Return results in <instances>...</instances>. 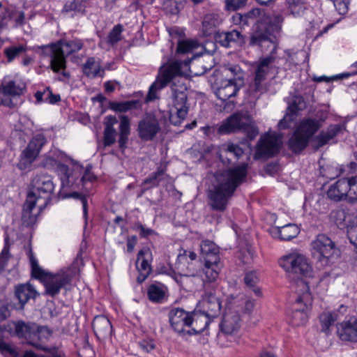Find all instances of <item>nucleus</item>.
Segmentation results:
<instances>
[{"mask_svg": "<svg viewBox=\"0 0 357 357\" xmlns=\"http://www.w3.org/2000/svg\"><path fill=\"white\" fill-rule=\"evenodd\" d=\"M247 174L246 163L217 172L214 174L211 187L207 192L211 210L224 212L237 188L245 180Z\"/></svg>", "mask_w": 357, "mask_h": 357, "instance_id": "1", "label": "nucleus"}, {"mask_svg": "<svg viewBox=\"0 0 357 357\" xmlns=\"http://www.w3.org/2000/svg\"><path fill=\"white\" fill-rule=\"evenodd\" d=\"M84 43L81 39H61L54 43L35 46L33 50L41 56L50 58V68L56 73H61L64 79H69L70 75L66 71V57L82 49Z\"/></svg>", "mask_w": 357, "mask_h": 357, "instance_id": "2", "label": "nucleus"}, {"mask_svg": "<svg viewBox=\"0 0 357 357\" xmlns=\"http://www.w3.org/2000/svg\"><path fill=\"white\" fill-rule=\"evenodd\" d=\"M10 333L23 343L39 351L47 349L45 343L52 335V331L47 326H40L35 322L18 320L12 322Z\"/></svg>", "mask_w": 357, "mask_h": 357, "instance_id": "3", "label": "nucleus"}, {"mask_svg": "<svg viewBox=\"0 0 357 357\" xmlns=\"http://www.w3.org/2000/svg\"><path fill=\"white\" fill-rule=\"evenodd\" d=\"M320 121L313 118L301 120L288 139V149L294 154H300L309 145L314 134L320 129Z\"/></svg>", "mask_w": 357, "mask_h": 357, "instance_id": "4", "label": "nucleus"}, {"mask_svg": "<svg viewBox=\"0 0 357 357\" xmlns=\"http://www.w3.org/2000/svg\"><path fill=\"white\" fill-rule=\"evenodd\" d=\"M295 292L297 298L290 314V321L293 326H299L307 321V312L312 305V296L308 284L302 279H298L296 282Z\"/></svg>", "mask_w": 357, "mask_h": 357, "instance_id": "5", "label": "nucleus"}, {"mask_svg": "<svg viewBox=\"0 0 357 357\" xmlns=\"http://www.w3.org/2000/svg\"><path fill=\"white\" fill-rule=\"evenodd\" d=\"M275 26L266 22H260L257 24V28L252 33L250 39V45L257 47L262 52H270L266 57L273 56L274 63L276 62L275 56L278 47V42L274 35Z\"/></svg>", "mask_w": 357, "mask_h": 357, "instance_id": "6", "label": "nucleus"}, {"mask_svg": "<svg viewBox=\"0 0 357 357\" xmlns=\"http://www.w3.org/2000/svg\"><path fill=\"white\" fill-rule=\"evenodd\" d=\"M54 190L51 176L47 174H39L33 178L27 196L38 202V212H41L50 202Z\"/></svg>", "mask_w": 357, "mask_h": 357, "instance_id": "7", "label": "nucleus"}, {"mask_svg": "<svg viewBox=\"0 0 357 357\" xmlns=\"http://www.w3.org/2000/svg\"><path fill=\"white\" fill-rule=\"evenodd\" d=\"M182 75L181 63L178 61H174L160 67L156 79L149 87L146 102H149L158 99V91L167 86L174 77Z\"/></svg>", "mask_w": 357, "mask_h": 357, "instance_id": "8", "label": "nucleus"}, {"mask_svg": "<svg viewBox=\"0 0 357 357\" xmlns=\"http://www.w3.org/2000/svg\"><path fill=\"white\" fill-rule=\"evenodd\" d=\"M274 64V57L261 58L257 63L255 73V77L249 86L250 96L253 98H259L261 94L268 90V84L266 82V76Z\"/></svg>", "mask_w": 357, "mask_h": 357, "instance_id": "9", "label": "nucleus"}, {"mask_svg": "<svg viewBox=\"0 0 357 357\" xmlns=\"http://www.w3.org/2000/svg\"><path fill=\"white\" fill-rule=\"evenodd\" d=\"M173 109L169 115V121L174 126L180 125L186 118L189 111L188 95L185 87L172 86Z\"/></svg>", "mask_w": 357, "mask_h": 357, "instance_id": "10", "label": "nucleus"}, {"mask_svg": "<svg viewBox=\"0 0 357 357\" xmlns=\"http://www.w3.org/2000/svg\"><path fill=\"white\" fill-rule=\"evenodd\" d=\"M280 265L286 272L298 276L308 277L312 273V268L306 257L297 253H291L280 259Z\"/></svg>", "mask_w": 357, "mask_h": 357, "instance_id": "11", "label": "nucleus"}, {"mask_svg": "<svg viewBox=\"0 0 357 357\" xmlns=\"http://www.w3.org/2000/svg\"><path fill=\"white\" fill-rule=\"evenodd\" d=\"M336 251L335 243L325 234H319L311 243V252L313 257L324 265L328 263L329 259Z\"/></svg>", "mask_w": 357, "mask_h": 357, "instance_id": "12", "label": "nucleus"}, {"mask_svg": "<svg viewBox=\"0 0 357 357\" xmlns=\"http://www.w3.org/2000/svg\"><path fill=\"white\" fill-rule=\"evenodd\" d=\"M167 165L168 162H160L156 170L143 181L142 185L148 186L142 190L138 197H141L145 191L150 188L158 187L160 185L167 187L172 183V178L167 173Z\"/></svg>", "mask_w": 357, "mask_h": 357, "instance_id": "13", "label": "nucleus"}, {"mask_svg": "<svg viewBox=\"0 0 357 357\" xmlns=\"http://www.w3.org/2000/svg\"><path fill=\"white\" fill-rule=\"evenodd\" d=\"M46 142L47 140L43 134L38 133L34 135L20 155V165L24 168L31 165Z\"/></svg>", "mask_w": 357, "mask_h": 357, "instance_id": "14", "label": "nucleus"}, {"mask_svg": "<svg viewBox=\"0 0 357 357\" xmlns=\"http://www.w3.org/2000/svg\"><path fill=\"white\" fill-rule=\"evenodd\" d=\"M197 259V254L192 251L183 250L176 259L175 268L181 276H195L197 273L195 261Z\"/></svg>", "mask_w": 357, "mask_h": 357, "instance_id": "15", "label": "nucleus"}, {"mask_svg": "<svg viewBox=\"0 0 357 357\" xmlns=\"http://www.w3.org/2000/svg\"><path fill=\"white\" fill-rule=\"evenodd\" d=\"M191 314L192 312H187L183 308H172L169 312L168 317L173 330L180 335H187L185 328H190Z\"/></svg>", "mask_w": 357, "mask_h": 357, "instance_id": "16", "label": "nucleus"}, {"mask_svg": "<svg viewBox=\"0 0 357 357\" xmlns=\"http://www.w3.org/2000/svg\"><path fill=\"white\" fill-rule=\"evenodd\" d=\"M280 145L278 138L269 134L261 137L257 145L256 158H269L278 153Z\"/></svg>", "mask_w": 357, "mask_h": 357, "instance_id": "17", "label": "nucleus"}, {"mask_svg": "<svg viewBox=\"0 0 357 357\" xmlns=\"http://www.w3.org/2000/svg\"><path fill=\"white\" fill-rule=\"evenodd\" d=\"M138 135L144 141L153 140L160 131L158 119L154 116H146L138 123Z\"/></svg>", "mask_w": 357, "mask_h": 357, "instance_id": "18", "label": "nucleus"}, {"mask_svg": "<svg viewBox=\"0 0 357 357\" xmlns=\"http://www.w3.org/2000/svg\"><path fill=\"white\" fill-rule=\"evenodd\" d=\"M71 277L67 273L52 274L43 282L45 294L54 298L59 294L61 289L70 284Z\"/></svg>", "mask_w": 357, "mask_h": 357, "instance_id": "19", "label": "nucleus"}, {"mask_svg": "<svg viewBox=\"0 0 357 357\" xmlns=\"http://www.w3.org/2000/svg\"><path fill=\"white\" fill-rule=\"evenodd\" d=\"M151 252L149 248H143L138 252L136 266L139 272L137 278L138 283H142L150 275L152 268L149 258H151Z\"/></svg>", "mask_w": 357, "mask_h": 357, "instance_id": "20", "label": "nucleus"}, {"mask_svg": "<svg viewBox=\"0 0 357 357\" xmlns=\"http://www.w3.org/2000/svg\"><path fill=\"white\" fill-rule=\"evenodd\" d=\"M345 130L344 126L342 124H331L328 126L326 130H321L317 135L314 137L312 142L317 149L323 147L331 140L335 139L339 134L342 133Z\"/></svg>", "mask_w": 357, "mask_h": 357, "instance_id": "21", "label": "nucleus"}, {"mask_svg": "<svg viewBox=\"0 0 357 357\" xmlns=\"http://www.w3.org/2000/svg\"><path fill=\"white\" fill-rule=\"evenodd\" d=\"M349 192L351 193L349 178H342L330 186L326 194L331 200L340 202L345 199Z\"/></svg>", "mask_w": 357, "mask_h": 357, "instance_id": "22", "label": "nucleus"}, {"mask_svg": "<svg viewBox=\"0 0 357 357\" xmlns=\"http://www.w3.org/2000/svg\"><path fill=\"white\" fill-rule=\"evenodd\" d=\"M213 319L203 312H192L190 328L186 331L188 335H198L204 332Z\"/></svg>", "mask_w": 357, "mask_h": 357, "instance_id": "23", "label": "nucleus"}, {"mask_svg": "<svg viewBox=\"0 0 357 357\" xmlns=\"http://www.w3.org/2000/svg\"><path fill=\"white\" fill-rule=\"evenodd\" d=\"M243 153V149L239 145L229 142L220 147L218 158L224 165H229L233 160H238Z\"/></svg>", "mask_w": 357, "mask_h": 357, "instance_id": "24", "label": "nucleus"}, {"mask_svg": "<svg viewBox=\"0 0 357 357\" xmlns=\"http://www.w3.org/2000/svg\"><path fill=\"white\" fill-rule=\"evenodd\" d=\"M38 296L34 287L29 283L21 284L15 287V297L18 300V307H15L17 310H23L26 303L30 299H35Z\"/></svg>", "mask_w": 357, "mask_h": 357, "instance_id": "25", "label": "nucleus"}, {"mask_svg": "<svg viewBox=\"0 0 357 357\" xmlns=\"http://www.w3.org/2000/svg\"><path fill=\"white\" fill-rule=\"evenodd\" d=\"M205 294L202 298L203 312L212 319L217 317L221 310V303L220 299L211 291H205Z\"/></svg>", "mask_w": 357, "mask_h": 357, "instance_id": "26", "label": "nucleus"}, {"mask_svg": "<svg viewBox=\"0 0 357 357\" xmlns=\"http://www.w3.org/2000/svg\"><path fill=\"white\" fill-rule=\"evenodd\" d=\"M220 269L221 266L220 262H204L202 278L205 291H206L211 286L213 289L215 288V282L219 277Z\"/></svg>", "mask_w": 357, "mask_h": 357, "instance_id": "27", "label": "nucleus"}, {"mask_svg": "<svg viewBox=\"0 0 357 357\" xmlns=\"http://www.w3.org/2000/svg\"><path fill=\"white\" fill-rule=\"evenodd\" d=\"M92 328L96 337L100 340L109 337L112 332V324L104 315H98L93 318Z\"/></svg>", "mask_w": 357, "mask_h": 357, "instance_id": "28", "label": "nucleus"}, {"mask_svg": "<svg viewBox=\"0 0 357 357\" xmlns=\"http://www.w3.org/2000/svg\"><path fill=\"white\" fill-rule=\"evenodd\" d=\"M249 123L244 121L242 116L234 114L227 119V121L218 128L220 134H227L238 130H248Z\"/></svg>", "mask_w": 357, "mask_h": 357, "instance_id": "29", "label": "nucleus"}, {"mask_svg": "<svg viewBox=\"0 0 357 357\" xmlns=\"http://www.w3.org/2000/svg\"><path fill=\"white\" fill-rule=\"evenodd\" d=\"M337 334L343 341L357 342V318H351L337 326Z\"/></svg>", "mask_w": 357, "mask_h": 357, "instance_id": "30", "label": "nucleus"}, {"mask_svg": "<svg viewBox=\"0 0 357 357\" xmlns=\"http://www.w3.org/2000/svg\"><path fill=\"white\" fill-rule=\"evenodd\" d=\"M240 321L241 318L237 313L225 314L220 324L221 332L225 335H233L237 333L241 327Z\"/></svg>", "mask_w": 357, "mask_h": 357, "instance_id": "31", "label": "nucleus"}, {"mask_svg": "<svg viewBox=\"0 0 357 357\" xmlns=\"http://www.w3.org/2000/svg\"><path fill=\"white\" fill-rule=\"evenodd\" d=\"M201 255L206 263L220 262V250L218 245L211 241L204 240L200 244Z\"/></svg>", "mask_w": 357, "mask_h": 357, "instance_id": "32", "label": "nucleus"}, {"mask_svg": "<svg viewBox=\"0 0 357 357\" xmlns=\"http://www.w3.org/2000/svg\"><path fill=\"white\" fill-rule=\"evenodd\" d=\"M36 206L38 208V202L26 196L22 214V221L24 226H32L36 222L37 215L40 212L38 211L37 213H33V210Z\"/></svg>", "mask_w": 357, "mask_h": 357, "instance_id": "33", "label": "nucleus"}, {"mask_svg": "<svg viewBox=\"0 0 357 357\" xmlns=\"http://www.w3.org/2000/svg\"><path fill=\"white\" fill-rule=\"evenodd\" d=\"M240 85L241 84L238 83L234 82V80L226 79L222 83L221 86L217 89L215 95L220 100L225 102L236 95L240 89Z\"/></svg>", "mask_w": 357, "mask_h": 357, "instance_id": "34", "label": "nucleus"}, {"mask_svg": "<svg viewBox=\"0 0 357 357\" xmlns=\"http://www.w3.org/2000/svg\"><path fill=\"white\" fill-rule=\"evenodd\" d=\"M300 232L299 227L295 224H287L274 229L273 234L281 241H290L296 238Z\"/></svg>", "mask_w": 357, "mask_h": 357, "instance_id": "35", "label": "nucleus"}, {"mask_svg": "<svg viewBox=\"0 0 357 357\" xmlns=\"http://www.w3.org/2000/svg\"><path fill=\"white\" fill-rule=\"evenodd\" d=\"M221 23L218 14L208 13L204 15L202 21V31L205 36H208L216 32V27Z\"/></svg>", "mask_w": 357, "mask_h": 357, "instance_id": "36", "label": "nucleus"}, {"mask_svg": "<svg viewBox=\"0 0 357 357\" xmlns=\"http://www.w3.org/2000/svg\"><path fill=\"white\" fill-rule=\"evenodd\" d=\"M130 133V119L126 116H121L119 132V146L121 149L123 150L126 148V144L128 141V136Z\"/></svg>", "mask_w": 357, "mask_h": 357, "instance_id": "37", "label": "nucleus"}, {"mask_svg": "<svg viewBox=\"0 0 357 357\" xmlns=\"http://www.w3.org/2000/svg\"><path fill=\"white\" fill-rule=\"evenodd\" d=\"M28 256L30 261L31 268V276L33 278L38 279L41 282H44L45 280H47L50 275L52 273L46 272L38 265V261L34 257L33 252L31 248L29 249L28 252Z\"/></svg>", "mask_w": 357, "mask_h": 357, "instance_id": "38", "label": "nucleus"}, {"mask_svg": "<svg viewBox=\"0 0 357 357\" xmlns=\"http://www.w3.org/2000/svg\"><path fill=\"white\" fill-rule=\"evenodd\" d=\"M149 299L153 303H162L165 296V287L160 283L151 284L147 289Z\"/></svg>", "mask_w": 357, "mask_h": 357, "instance_id": "39", "label": "nucleus"}, {"mask_svg": "<svg viewBox=\"0 0 357 357\" xmlns=\"http://www.w3.org/2000/svg\"><path fill=\"white\" fill-rule=\"evenodd\" d=\"M141 102L139 100H132L123 102L110 101L109 108L114 112H126L132 109H137L141 107Z\"/></svg>", "mask_w": 357, "mask_h": 357, "instance_id": "40", "label": "nucleus"}, {"mask_svg": "<svg viewBox=\"0 0 357 357\" xmlns=\"http://www.w3.org/2000/svg\"><path fill=\"white\" fill-rule=\"evenodd\" d=\"M96 65V60L94 57H89L83 66V72L87 77H102L104 75V70L101 69L100 66Z\"/></svg>", "mask_w": 357, "mask_h": 357, "instance_id": "41", "label": "nucleus"}, {"mask_svg": "<svg viewBox=\"0 0 357 357\" xmlns=\"http://www.w3.org/2000/svg\"><path fill=\"white\" fill-rule=\"evenodd\" d=\"M1 85L6 90V91L13 98L22 95L26 89L24 83L17 82L14 80L3 81Z\"/></svg>", "mask_w": 357, "mask_h": 357, "instance_id": "42", "label": "nucleus"}, {"mask_svg": "<svg viewBox=\"0 0 357 357\" xmlns=\"http://www.w3.org/2000/svg\"><path fill=\"white\" fill-rule=\"evenodd\" d=\"M319 319L321 324V331L328 334L330 327L337 320V314L332 312H324L319 315Z\"/></svg>", "mask_w": 357, "mask_h": 357, "instance_id": "43", "label": "nucleus"}, {"mask_svg": "<svg viewBox=\"0 0 357 357\" xmlns=\"http://www.w3.org/2000/svg\"><path fill=\"white\" fill-rule=\"evenodd\" d=\"M224 72L227 77L230 75L228 80H234L241 84L243 82V71L238 65H232L225 68Z\"/></svg>", "mask_w": 357, "mask_h": 357, "instance_id": "44", "label": "nucleus"}, {"mask_svg": "<svg viewBox=\"0 0 357 357\" xmlns=\"http://www.w3.org/2000/svg\"><path fill=\"white\" fill-rule=\"evenodd\" d=\"M287 8L290 13L295 16H301L306 9L305 0H287Z\"/></svg>", "mask_w": 357, "mask_h": 357, "instance_id": "45", "label": "nucleus"}, {"mask_svg": "<svg viewBox=\"0 0 357 357\" xmlns=\"http://www.w3.org/2000/svg\"><path fill=\"white\" fill-rule=\"evenodd\" d=\"M305 107L306 102L303 96H294L288 105L287 112L295 116L299 111L305 109Z\"/></svg>", "mask_w": 357, "mask_h": 357, "instance_id": "46", "label": "nucleus"}, {"mask_svg": "<svg viewBox=\"0 0 357 357\" xmlns=\"http://www.w3.org/2000/svg\"><path fill=\"white\" fill-rule=\"evenodd\" d=\"M123 26L121 24L115 25L109 32L107 37V43L114 47L123 39L122 32Z\"/></svg>", "mask_w": 357, "mask_h": 357, "instance_id": "47", "label": "nucleus"}, {"mask_svg": "<svg viewBox=\"0 0 357 357\" xmlns=\"http://www.w3.org/2000/svg\"><path fill=\"white\" fill-rule=\"evenodd\" d=\"M86 1L84 0H73L67 1L63 8V12L68 13L73 11L76 13L84 14L86 8Z\"/></svg>", "mask_w": 357, "mask_h": 357, "instance_id": "48", "label": "nucleus"}, {"mask_svg": "<svg viewBox=\"0 0 357 357\" xmlns=\"http://www.w3.org/2000/svg\"><path fill=\"white\" fill-rule=\"evenodd\" d=\"M244 282L247 287L252 289L255 294L257 296L261 295L259 288L257 287V284L259 282V277L255 271H250L245 274Z\"/></svg>", "mask_w": 357, "mask_h": 357, "instance_id": "49", "label": "nucleus"}, {"mask_svg": "<svg viewBox=\"0 0 357 357\" xmlns=\"http://www.w3.org/2000/svg\"><path fill=\"white\" fill-rule=\"evenodd\" d=\"M26 51V47L24 45H13L6 48L3 51V53L7 59V61L8 62H11L20 55L25 53Z\"/></svg>", "mask_w": 357, "mask_h": 357, "instance_id": "50", "label": "nucleus"}, {"mask_svg": "<svg viewBox=\"0 0 357 357\" xmlns=\"http://www.w3.org/2000/svg\"><path fill=\"white\" fill-rule=\"evenodd\" d=\"M226 34L229 47L233 45L241 46L245 43L244 36L238 30L234 29L231 31H227Z\"/></svg>", "mask_w": 357, "mask_h": 357, "instance_id": "51", "label": "nucleus"}, {"mask_svg": "<svg viewBox=\"0 0 357 357\" xmlns=\"http://www.w3.org/2000/svg\"><path fill=\"white\" fill-rule=\"evenodd\" d=\"M331 218L338 228L343 229L347 227V213L344 209L333 211L331 213Z\"/></svg>", "mask_w": 357, "mask_h": 357, "instance_id": "52", "label": "nucleus"}, {"mask_svg": "<svg viewBox=\"0 0 357 357\" xmlns=\"http://www.w3.org/2000/svg\"><path fill=\"white\" fill-rule=\"evenodd\" d=\"M182 6L181 2H178L177 0H163L162 3L163 9L171 15L178 14Z\"/></svg>", "mask_w": 357, "mask_h": 357, "instance_id": "53", "label": "nucleus"}, {"mask_svg": "<svg viewBox=\"0 0 357 357\" xmlns=\"http://www.w3.org/2000/svg\"><path fill=\"white\" fill-rule=\"evenodd\" d=\"M0 353L4 357H18L16 347L13 344L3 341H0Z\"/></svg>", "mask_w": 357, "mask_h": 357, "instance_id": "54", "label": "nucleus"}, {"mask_svg": "<svg viewBox=\"0 0 357 357\" xmlns=\"http://www.w3.org/2000/svg\"><path fill=\"white\" fill-rule=\"evenodd\" d=\"M197 47V43L190 40H181L178 43L176 52L185 54L192 52Z\"/></svg>", "mask_w": 357, "mask_h": 357, "instance_id": "55", "label": "nucleus"}, {"mask_svg": "<svg viewBox=\"0 0 357 357\" xmlns=\"http://www.w3.org/2000/svg\"><path fill=\"white\" fill-rule=\"evenodd\" d=\"M4 89V87L1 85L0 86V105L8 107L10 108H13L15 106V104L13 102L12 96H10Z\"/></svg>", "mask_w": 357, "mask_h": 357, "instance_id": "56", "label": "nucleus"}, {"mask_svg": "<svg viewBox=\"0 0 357 357\" xmlns=\"http://www.w3.org/2000/svg\"><path fill=\"white\" fill-rule=\"evenodd\" d=\"M116 131L115 129L105 128L103 133V144L111 146L116 142Z\"/></svg>", "mask_w": 357, "mask_h": 357, "instance_id": "57", "label": "nucleus"}, {"mask_svg": "<svg viewBox=\"0 0 357 357\" xmlns=\"http://www.w3.org/2000/svg\"><path fill=\"white\" fill-rule=\"evenodd\" d=\"M43 351L49 353L50 356L37 355L33 351H26V357H66L63 353L59 352L54 347L50 348L47 347V349Z\"/></svg>", "mask_w": 357, "mask_h": 357, "instance_id": "58", "label": "nucleus"}, {"mask_svg": "<svg viewBox=\"0 0 357 357\" xmlns=\"http://www.w3.org/2000/svg\"><path fill=\"white\" fill-rule=\"evenodd\" d=\"M134 229L139 231V236L141 238H146L149 236L155 234V231L151 229L146 228L140 222H137L134 225Z\"/></svg>", "mask_w": 357, "mask_h": 357, "instance_id": "59", "label": "nucleus"}, {"mask_svg": "<svg viewBox=\"0 0 357 357\" xmlns=\"http://www.w3.org/2000/svg\"><path fill=\"white\" fill-rule=\"evenodd\" d=\"M6 244L0 253V271H3L7 265L9 259V246L7 244L8 237L5 238Z\"/></svg>", "mask_w": 357, "mask_h": 357, "instance_id": "60", "label": "nucleus"}, {"mask_svg": "<svg viewBox=\"0 0 357 357\" xmlns=\"http://www.w3.org/2000/svg\"><path fill=\"white\" fill-rule=\"evenodd\" d=\"M92 168V166L89 165L84 172V174L82 176L79 181V183H82V186L84 187L86 182H93L96 180V176L91 172Z\"/></svg>", "mask_w": 357, "mask_h": 357, "instance_id": "61", "label": "nucleus"}, {"mask_svg": "<svg viewBox=\"0 0 357 357\" xmlns=\"http://www.w3.org/2000/svg\"><path fill=\"white\" fill-rule=\"evenodd\" d=\"M68 197L80 199L82 204L83 215L84 218L86 219L88 215V202L86 197L81 193L77 192L70 193Z\"/></svg>", "mask_w": 357, "mask_h": 357, "instance_id": "62", "label": "nucleus"}, {"mask_svg": "<svg viewBox=\"0 0 357 357\" xmlns=\"http://www.w3.org/2000/svg\"><path fill=\"white\" fill-rule=\"evenodd\" d=\"M259 15V9H252L250 11L242 15L243 26L249 25L255 22V18Z\"/></svg>", "mask_w": 357, "mask_h": 357, "instance_id": "63", "label": "nucleus"}, {"mask_svg": "<svg viewBox=\"0 0 357 357\" xmlns=\"http://www.w3.org/2000/svg\"><path fill=\"white\" fill-rule=\"evenodd\" d=\"M295 116L287 112L278 123L280 130H286L291 127V124L294 121Z\"/></svg>", "mask_w": 357, "mask_h": 357, "instance_id": "64", "label": "nucleus"}]
</instances>
